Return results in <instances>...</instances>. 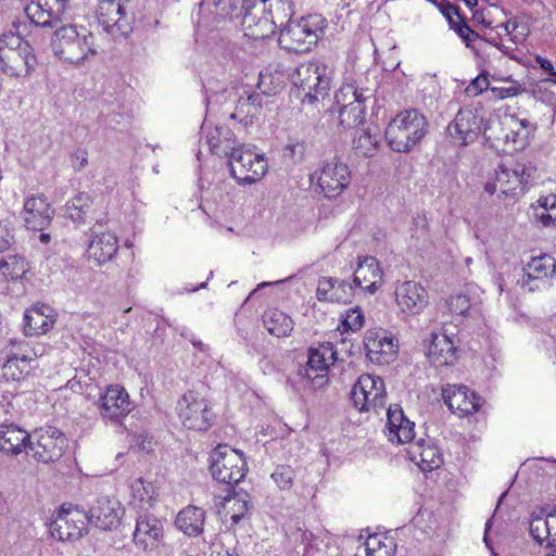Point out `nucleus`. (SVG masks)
<instances>
[{
    "instance_id": "obj_1",
    "label": "nucleus",
    "mask_w": 556,
    "mask_h": 556,
    "mask_svg": "<svg viewBox=\"0 0 556 556\" xmlns=\"http://www.w3.org/2000/svg\"><path fill=\"white\" fill-rule=\"evenodd\" d=\"M50 47L55 58L75 67L85 66L98 55V45L93 34L75 24L56 27L52 34Z\"/></svg>"
},
{
    "instance_id": "obj_2",
    "label": "nucleus",
    "mask_w": 556,
    "mask_h": 556,
    "mask_svg": "<svg viewBox=\"0 0 556 556\" xmlns=\"http://www.w3.org/2000/svg\"><path fill=\"white\" fill-rule=\"evenodd\" d=\"M427 132V121L415 110L399 113L384 130L388 146L396 152H409Z\"/></svg>"
},
{
    "instance_id": "obj_3",
    "label": "nucleus",
    "mask_w": 556,
    "mask_h": 556,
    "mask_svg": "<svg viewBox=\"0 0 556 556\" xmlns=\"http://www.w3.org/2000/svg\"><path fill=\"white\" fill-rule=\"evenodd\" d=\"M327 22L320 14H309L289 21L281 30L279 43L288 51L303 53L311 51L324 36Z\"/></svg>"
},
{
    "instance_id": "obj_4",
    "label": "nucleus",
    "mask_w": 556,
    "mask_h": 556,
    "mask_svg": "<svg viewBox=\"0 0 556 556\" xmlns=\"http://www.w3.org/2000/svg\"><path fill=\"white\" fill-rule=\"evenodd\" d=\"M37 58L31 46L14 33L0 36V68L11 77H27L34 71Z\"/></svg>"
},
{
    "instance_id": "obj_5",
    "label": "nucleus",
    "mask_w": 556,
    "mask_h": 556,
    "mask_svg": "<svg viewBox=\"0 0 556 556\" xmlns=\"http://www.w3.org/2000/svg\"><path fill=\"white\" fill-rule=\"evenodd\" d=\"M330 70L319 61L300 64L292 75V83L302 102L313 104L327 94L330 87Z\"/></svg>"
},
{
    "instance_id": "obj_6",
    "label": "nucleus",
    "mask_w": 556,
    "mask_h": 556,
    "mask_svg": "<svg viewBox=\"0 0 556 556\" xmlns=\"http://www.w3.org/2000/svg\"><path fill=\"white\" fill-rule=\"evenodd\" d=\"M530 178L529 168L520 163H501L484 184V191L490 195L514 197L522 192Z\"/></svg>"
},
{
    "instance_id": "obj_7",
    "label": "nucleus",
    "mask_w": 556,
    "mask_h": 556,
    "mask_svg": "<svg viewBox=\"0 0 556 556\" xmlns=\"http://www.w3.org/2000/svg\"><path fill=\"white\" fill-rule=\"evenodd\" d=\"M212 477L226 484H237L247 472V463L242 452L228 445H218L211 455Z\"/></svg>"
},
{
    "instance_id": "obj_8",
    "label": "nucleus",
    "mask_w": 556,
    "mask_h": 556,
    "mask_svg": "<svg viewBox=\"0 0 556 556\" xmlns=\"http://www.w3.org/2000/svg\"><path fill=\"white\" fill-rule=\"evenodd\" d=\"M66 447V437L59 429L47 427L30 434L27 454L37 462L48 464L60 459Z\"/></svg>"
},
{
    "instance_id": "obj_9",
    "label": "nucleus",
    "mask_w": 556,
    "mask_h": 556,
    "mask_svg": "<svg viewBox=\"0 0 556 556\" xmlns=\"http://www.w3.org/2000/svg\"><path fill=\"white\" fill-rule=\"evenodd\" d=\"M177 412L187 429L205 431L211 427L213 414L207 400L197 391H188L179 399Z\"/></svg>"
},
{
    "instance_id": "obj_10",
    "label": "nucleus",
    "mask_w": 556,
    "mask_h": 556,
    "mask_svg": "<svg viewBox=\"0 0 556 556\" xmlns=\"http://www.w3.org/2000/svg\"><path fill=\"white\" fill-rule=\"evenodd\" d=\"M232 177L240 185H251L263 178L267 172V162L263 154L243 147L237 148L230 155Z\"/></svg>"
},
{
    "instance_id": "obj_11",
    "label": "nucleus",
    "mask_w": 556,
    "mask_h": 556,
    "mask_svg": "<svg viewBox=\"0 0 556 556\" xmlns=\"http://www.w3.org/2000/svg\"><path fill=\"white\" fill-rule=\"evenodd\" d=\"M386 387L383 380L374 375H362L351 391V400L361 412L383 408L386 405Z\"/></svg>"
},
{
    "instance_id": "obj_12",
    "label": "nucleus",
    "mask_w": 556,
    "mask_h": 556,
    "mask_svg": "<svg viewBox=\"0 0 556 556\" xmlns=\"http://www.w3.org/2000/svg\"><path fill=\"white\" fill-rule=\"evenodd\" d=\"M482 122L479 110L459 109L446 128L450 142L456 147H466L475 142L481 131Z\"/></svg>"
},
{
    "instance_id": "obj_13",
    "label": "nucleus",
    "mask_w": 556,
    "mask_h": 556,
    "mask_svg": "<svg viewBox=\"0 0 556 556\" xmlns=\"http://www.w3.org/2000/svg\"><path fill=\"white\" fill-rule=\"evenodd\" d=\"M327 198L338 197L350 184V170L346 164L331 159L324 162L321 167L312 175V179Z\"/></svg>"
},
{
    "instance_id": "obj_14",
    "label": "nucleus",
    "mask_w": 556,
    "mask_h": 556,
    "mask_svg": "<svg viewBox=\"0 0 556 556\" xmlns=\"http://www.w3.org/2000/svg\"><path fill=\"white\" fill-rule=\"evenodd\" d=\"M97 18L103 29L115 38L127 36L132 29L131 17L127 16L122 0H100Z\"/></svg>"
},
{
    "instance_id": "obj_15",
    "label": "nucleus",
    "mask_w": 556,
    "mask_h": 556,
    "mask_svg": "<svg viewBox=\"0 0 556 556\" xmlns=\"http://www.w3.org/2000/svg\"><path fill=\"white\" fill-rule=\"evenodd\" d=\"M100 416L110 422L118 424L131 410L128 392L118 384L109 386L97 402Z\"/></svg>"
},
{
    "instance_id": "obj_16",
    "label": "nucleus",
    "mask_w": 556,
    "mask_h": 556,
    "mask_svg": "<svg viewBox=\"0 0 556 556\" xmlns=\"http://www.w3.org/2000/svg\"><path fill=\"white\" fill-rule=\"evenodd\" d=\"M364 346L369 361L378 365L390 364L397 354V341L381 328L366 331Z\"/></svg>"
},
{
    "instance_id": "obj_17",
    "label": "nucleus",
    "mask_w": 556,
    "mask_h": 556,
    "mask_svg": "<svg viewBox=\"0 0 556 556\" xmlns=\"http://www.w3.org/2000/svg\"><path fill=\"white\" fill-rule=\"evenodd\" d=\"M394 295L400 312L406 316L420 314L429 304L428 291L421 283L414 280L399 283Z\"/></svg>"
},
{
    "instance_id": "obj_18",
    "label": "nucleus",
    "mask_w": 556,
    "mask_h": 556,
    "mask_svg": "<svg viewBox=\"0 0 556 556\" xmlns=\"http://www.w3.org/2000/svg\"><path fill=\"white\" fill-rule=\"evenodd\" d=\"M529 530L538 544H545L544 556H556V509L548 514L532 513Z\"/></svg>"
},
{
    "instance_id": "obj_19",
    "label": "nucleus",
    "mask_w": 556,
    "mask_h": 556,
    "mask_svg": "<svg viewBox=\"0 0 556 556\" xmlns=\"http://www.w3.org/2000/svg\"><path fill=\"white\" fill-rule=\"evenodd\" d=\"M68 0H31L25 12L30 22L40 27H54L62 21Z\"/></svg>"
},
{
    "instance_id": "obj_20",
    "label": "nucleus",
    "mask_w": 556,
    "mask_h": 556,
    "mask_svg": "<svg viewBox=\"0 0 556 556\" xmlns=\"http://www.w3.org/2000/svg\"><path fill=\"white\" fill-rule=\"evenodd\" d=\"M233 18L240 20L244 35L254 40L269 38L276 31L273 17L265 12L264 7L257 4L254 9L245 10Z\"/></svg>"
},
{
    "instance_id": "obj_21",
    "label": "nucleus",
    "mask_w": 556,
    "mask_h": 556,
    "mask_svg": "<svg viewBox=\"0 0 556 556\" xmlns=\"http://www.w3.org/2000/svg\"><path fill=\"white\" fill-rule=\"evenodd\" d=\"M87 516L78 509L62 508L51 522L50 532L60 541L79 539L86 529Z\"/></svg>"
},
{
    "instance_id": "obj_22",
    "label": "nucleus",
    "mask_w": 556,
    "mask_h": 556,
    "mask_svg": "<svg viewBox=\"0 0 556 556\" xmlns=\"http://www.w3.org/2000/svg\"><path fill=\"white\" fill-rule=\"evenodd\" d=\"M54 215V210L43 195H30L25 200L21 216L25 226L34 231L48 227Z\"/></svg>"
},
{
    "instance_id": "obj_23",
    "label": "nucleus",
    "mask_w": 556,
    "mask_h": 556,
    "mask_svg": "<svg viewBox=\"0 0 556 556\" xmlns=\"http://www.w3.org/2000/svg\"><path fill=\"white\" fill-rule=\"evenodd\" d=\"M123 506L116 498L100 496L89 509L91 523L103 530L115 529L121 521Z\"/></svg>"
},
{
    "instance_id": "obj_24",
    "label": "nucleus",
    "mask_w": 556,
    "mask_h": 556,
    "mask_svg": "<svg viewBox=\"0 0 556 556\" xmlns=\"http://www.w3.org/2000/svg\"><path fill=\"white\" fill-rule=\"evenodd\" d=\"M386 435L392 443H413L415 424L405 417L400 405H390L387 410Z\"/></svg>"
},
{
    "instance_id": "obj_25",
    "label": "nucleus",
    "mask_w": 556,
    "mask_h": 556,
    "mask_svg": "<svg viewBox=\"0 0 556 556\" xmlns=\"http://www.w3.org/2000/svg\"><path fill=\"white\" fill-rule=\"evenodd\" d=\"M337 361V351L332 343L324 342L318 344L317 346H312L308 350V361H307V377H311L308 371H315L316 376L312 378L314 383H317L319 387L327 383V372L329 367L334 364Z\"/></svg>"
},
{
    "instance_id": "obj_26",
    "label": "nucleus",
    "mask_w": 556,
    "mask_h": 556,
    "mask_svg": "<svg viewBox=\"0 0 556 556\" xmlns=\"http://www.w3.org/2000/svg\"><path fill=\"white\" fill-rule=\"evenodd\" d=\"M118 248V238L114 232L93 230L87 248V257L97 265H103L113 260Z\"/></svg>"
},
{
    "instance_id": "obj_27",
    "label": "nucleus",
    "mask_w": 556,
    "mask_h": 556,
    "mask_svg": "<svg viewBox=\"0 0 556 556\" xmlns=\"http://www.w3.org/2000/svg\"><path fill=\"white\" fill-rule=\"evenodd\" d=\"M382 278L379 262L372 256H363L358 258L353 283L349 285V288H359L372 294L381 287Z\"/></svg>"
},
{
    "instance_id": "obj_28",
    "label": "nucleus",
    "mask_w": 556,
    "mask_h": 556,
    "mask_svg": "<svg viewBox=\"0 0 556 556\" xmlns=\"http://www.w3.org/2000/svg\"><path fill=\"white\" fill-rule=\"evenodd\" d=\"M442 395L448 408L459 416L478 412L480 399L465 386H447Z\"/></svg>"
},
{
    "instance_id": "obj_29",
    "label": "nucleus",
    "mask_w": 556,
    "mask_h": 556,
    "mask_svg": "<svg viewBox=\"0 0 556 556\" xmlns=\"http://www.w3.org/2000/svg\"><path fill=\"white\" fill-rule=\"evenodd\" d=\"M55 321L56 313L51 306L36 304L24 314L23 331L30 337L42 336L52 329Z\"/></svg>"
},
{
    "instance_id": "obj_30",
    "label": "nucleus",
    "mask_w": 556,
    "mask_h": 556,
    "mask_svg": "<svg viewBox=\"0 0 556 556\" xmlns=\"http://www.w3.org/2000/svg\"><path fill=\"white\" fill-rule=\"evenodd\" d=\"M427 356L435 367L448 366L456 361V348L445 333H431Z\"/></svg>"
},
{
    "instance_id": "obj_31",
    "label": "nucleus",
    "mask_w": 556,
    "mask_h": 556,
    "mask_svg": "<svg viewBox=\"0 0 556 556\" xmlns=\"http://www.w3.org/2000/svg\"><path fill=\"white\" fill-rule=\"evenodd\" d=\"M522 287H528L529 291H533L536 286H531L534 280L553 277L556 274V261L552 255L542 254L532 257L523 268Z\"/></svg>"
},
{
    "instance_id": "obj_32",
    "label": "nucleus",
    "mask_w": 556,
    "mask_h": 556,
    "mask_svg": "<svg viewBox=\"0 0 556 556\" xmlns=\"http://www.w3.org/2000/svg\"><path fill=\"white\" fill-rule=\"evenodd\" d=\"M30 434L15 425L0 426V451L8 455H17L28 450Z\"/></svg>"
},
{
    "instance_id": "obj_33",
    "label": "nucleus",
    "mask_w": 556,
    "mask_h": 556,
    "mask_svg": "<svg viewBox=\"0 0 556 556\" xmlns=\"http://www.w3.org/2000/svg\"><path fill=\"white\" fill-rule=\"evenodd\" d=\"M409 459L420 466L424 471L438 468L441 463V454L432 444H426L424 439L413 442L407 450Z\"/></svg>"
},
{
    "instance_id": "obj_34",
    "label": "nucleus",
    "mask_w": 556,
    "mask_h": 556,
    "mask_svg": "<svg viewBox=\"0 0 556 556\" xmlns=\"http://www.w3.org/2000/svg\"><path fill=\"white\" fill-rule=\"evenodd\" d=\"M205 138L211 152L220 157L230 156L237 149L233 132L227 127L207 128Z\"/></svg>"
},
{
    "instance_id": "obj_35",
    "label": "nucleus",
    "mask_w": 556,
    "mask_h": 556,
    "mask_svg": "<svg viewBox=\"0 0 556 556\" xmlns=\"http://www.w3.org/2000/svg\"><path fill=\"white\" fill-rule=\"evenodd\" d=\"M205 511L197 506H187L179 511L176 518V527L186 535L197 536L203 531Z\"/></svg>"
},
{
    "instance_id": "obj_36",
    "label": "nucleus",
    "mask_w": 556,
    "mask_h": 556,
    "mask_svg": "<svg viewBox=\"0 0 556 556\" xmlns=\"http://www.w3.org/2000/svg\"><path fill=\"white\" fill-rule=\"evenodd\" d=\"M161 534L162 526L157 519L149 516L138 517L134 531V541L138 546L146 549L148 545L156 541Z\"/></svg>"
},
{
    "instance_id": "obj_37",
    "label": "nucleus",
    "mask_w": 556,
    "mask_h": 556,
    "mask_svg": "<svg viewBox=\"0 0 556 556\" xmlns=\"http://www.w3.org/2000/svg\"><path fill=\"white\" fill-rule=\"evenodd\" d=\"M263 323L267 331L275 337H287L293 330L292 319L277 308L265 312Z\"/></svg>"
},
{
    "instance_id": "obj_38",
    "label": "nucleus",
    "mask_w": 556,
    "mask_h": 556,
    "mask_svg": "<svg viewBox=\"0 0 556 556\" xmlns=\"http://www.w3.org/2000/svg\"><path fill=\"white\" fill-rule=\"evenodd\" d=\"M394 548L395 545L391 539L380 534H371L357 548L355 556H392Z\"/></svg>"
},
{
    "instance_id": "obj_39",
    "label": "nucleus",
    "mask_w": 556,
    "mask_h": 556,
    "mask_svg": "<svg viewBox=\"0 0 556 556\" xmlns=\"http://www.w3.org/2000/svg\"><path fill=\"white\" fill-rule=\"evenodd\" d=\"M349 283L331 277H321L318 280L316 296L319 301L339 302L345 295Z\"/></svg>"
},
{
    "instance_id": "obj_40",
    "label": "nucleus",
    "mask_w": 556,
    "mask_h": 556,
    "mask_svg": "<svg viewBox=\"0 0 556 556\" xmlns=\"http://www.w3.org/2000/svg\"><path fill=\"white\" fill-rule=\"evenodd\" d=\"M262 105V97L260 93L251 92L245 97L241 96L231 117L248 124L260 113Z\"/></svg>"
},
{
    "instance_id": "obj_41",
    "label": "nucleus",
    "mask_w": 556,
    "mask_h": 556,
    "mask_svg": "<svg viewBox=\"0 0 556 556\" xmlns=\"http://www.w3.org/2000/svg\"><path fill=\"white\" fill-rule=\"evenodd\" d=\"M131 504L140 509L147 510L155 500V490L151 482L143 478L136 479L131 485Z\"/></svg>"
},
{
    "instance_id": "obj_42",
    "label": "nucleus",
    "mask_w": 556,
    "mask_h": 556,
    "mask_svg": "<svg viewBox=\"0 0 556 556\" xmlns=\"http://www.w3.org/2000/svg\"><path fill=\"white\" fill-rule=\"evenodd\" d=\"M33 358L28 355L12 356L7 359L3 365V377L7 380L21 381L24 380L30 372Z\"/></svg>"
},
{
    "instance_id": "obj_43",
    "label": "nucleus",
    "mask_w": 556,
    "mask_h": 556,
    "mask_svg": "<svg viewBox=\"0 0 556 556\" xmlns=\"http://www.w3.org/2000/svg\"><path fill=\"white\" fill-rule=\"evenodd\" d=\"M534 217L544 227H556V194L551 193L538 200Z\"/></svg>"
},
{
    "instance_id": "obj_44",
    "label": "nucleus",
    "mask_w": 556,
    "mask_h": 556,
    "mask_svg": "<svg viewBox=\"0 0 556 556\" xmlns=\"http://www.w3.org/2000/svg\"><path fill=\"white\" fill-rule=\"evenodd\" d=\"M511 140L517 149H523L536 130V124L528 118L511 117Z\"/></svg>"
},
{
    "instance_id": "obj_45",
    "label": "nucleus",
    "mask_w": 556,
    "mask_h": 556,
    "mask_svg": "<svg viewBox=\"0 0 556 556\" xmlns=\"http://www.w3.org/2000/svg\"><path fill=\"white\" fill-rule=\"evenodd\" d=\"M332 110L338 113L339 124L344 128H354L365 118V102L332 108Z\"/></svg>"
},
{
    "instance_id": "obj_46",
    "label": "nucleus",
    "mask_w": 556,
    "mask_h": 556,
    "mask_svg": "<svg viewBox=\"0 0 556 556\" xmlns=\"http://www.w3.org/2000/svg\"><path fill=\"white\" fill-rule=\"evenodd\" d=\"M91 203L92 199L88 193L79 192L67 202L66 214L74 223H85Z\"/></svg>"
},
{
    "instance_id": "obj_47",
    "label": "nucleus",
    "mask_w": 556,
    "mask_h": 556,
    "mask_svg": "<svg viewBox=\"0 0 556 556\" xmlns=\"http://www.w3.org/2000/svg\"><path fill=\"white\" fill-rule=\"evenodd\" d=\"M368 96L364 94L363 89H358L353 84H345L336 92L333 108L362 103L365 102Z\"/></svg>"
},
{
    "instance_id": "obj_48",
    "label": "nucleus",
    "mask_w": 556,
    "mask_h": 556,
    "mask_svg": "<svg viewBox=\"0 0 556 556\" xmlns=\"http://www.w3.org/2000/svg\"><path fill=\"white\" fill-rule=\"evenodd\" d=\"M493 79L496 81L508 84V86H491L490 92L492 94V100L500 101L509 98H515L525 91V87L519 81L513 79L510 76Z\"/></svg>"
},
{
    "instance_id": "obj_49",
    "label": "nucleus",
    "mask_w": 556,
    "mask_h": 556,
    "mask_svg": "<svg viewBox=\"0 0 556 556\" xmlns=\"http://www.w3.org/2000/svg\"><path fill=\"white\" fill-rule=\"evenodd\" d=\"M379 146L377 134H370L369 130H361L355 135L353 148L357 154L370 157L376 154Z\"/></svg>"
},
{
    "instance_id": "obj_50",
    "label": "nucleus",
    "mask_w": 556,
    "mask_h": 556,
    "mask_svg": "<svg viewBox=\"0 0 556 556\" xmlns=\"http://www.w3.org/2000/svg\"><path fill=\"white\" fill-rule=\"evenodd\" d=\"M533 97L548 105H556V78H546L538 81L532 88Z\"/></svg>"
},
{
    "instance_id": "obj_51",
    "label": "nucleus",
    "mask_w": 556,
    "mask_h": 556,
    "mask_svg": "<svg viewBox=\"0 0 556 556\" xmlns=\"http://www.w3.org/2000/svg\"><path fill=\"white\" fill-rule=\"evenodd\" d=\"M0 270L3 276L11 280H15L24 276L27 271V264L24 258L17 255H10L0 260Z\"/></svg>"
},
{
    "instance_id": "obj_52",
    "label": "nucleus",
    "mask_w": 556,
    "mask_h": 556,
    "mask_svg": "<svg viewBox=\"0 0 556 556\" xmlns=\"http://www.w3.org/2000/svg\"><path fill=\"white\" fill-rule=\"evenodd\" d=\"M257 87L261 89L263 93H276L282 87L281 74L278 71H275V73H273L269 70H266L264 72L262 71L260 73Z\"/></svg>"
},
{
    "instance_id": "obj_53",
    "label": "nucleus",
    "mask_w": 556,
    "mask_h": 556,
    "mask_svg": "<svg viewBox=\"0 0 556 556\" xmlns=\"http://www.w3.org/2000/svg\"><path fill=\"white\" fill-rule=\"evenodd\" d=\"M224 507L226 513L230 515L233 523H238L248 510V502L242 495L235 494L225 498Z\"/></svg>"
},
{
    "instance_id": "obj_54",
    "label": "nucleus",
    "mask_w": 556,
    "mask_h": 556,
    "mask_svg": "<svg viewBox=\"0 0 556 556\" xmlns=\"http://www.w3.org/2000/svg\"><path fill=\"white\" fill-rule=\"evenodd\" d=\"M470 306V299L463 293L452 294L445 301V307L452 316H465Z\"/></svg>"
},
{
    "instance_id": "obj_55",
    "label": "nucleus",
    "mask_w": 556,
    "mask_h": 556,
    "mask_svg": "<svg viewBox=\"0 0 556 556\" xmlns=\"http://www.w3.org/2000/svg\"><path fill=\"white\" fill-rule=\"evenodd\" d=\"M217 5L222 7V11L229 14L231 17L244 12L249 9H254L257 0H215Z\"/></svg>"
},
{
    "instance_id": "obj_56",
    "label": "nucleus",
    "mask_w": 556,
    "mask_h": 556,
    "mask_svg": "<svg viewBox=\"0 0 556 556\" xmlns=\"http://www.w3.org/2000/svg\"><path fill=\"white\" fill-rule=\"evenodd\" d=\"M365 323V317L359 307H353L345 312L342 317V331H357L359 330Z\"/></svg>"
},
{
    "instance_id": "obj_57",
    "label": "nucleus",
    "mask_w": 556,
    "mask_h": 556,
    "mask_svg": "<svg viewBox=\"0 0 556 556\" xmlns=\"http://www.w3.org/2000/svg\"><path fill=\"white\" fill-rule=\"evenodd\" d=\"M294 470L290 466H278L271 473V478L280 489L291 488L294 480Z\"/></svg>"
},
{
    "instance_id": "obj_58",
    "label": "nucleus",
    "mask_w": 556,
    "mask_h": 556,
    "mask_svg": "<svg viewBox=\"0 0 556 556\" xmlns=\"http://www.w3.org/2000/svg\"><path fill=\"white\" fill-rule=\"evenodd\" d=\"M491 84L485 74H480L466 87L465 93L468 97H477L483 91H490Z\"/></svg>"
},
{
    "instance_id": "obj_59",
    "label": "nucleus",
    "mask_w": 556,
    "mask_h": 556,
    "mask_svg": "<svg viewBox=\"0 0 556 556\" xmlns=\"http://www.w3.org/2000/svg\"><path fill=\"white\" fill-rule=\"evenodd\" d=\"M13 239L14 236L10 228V224L0 220V252L8 250L11 247Z\"/></svg>"
},
{
    "instance_id": "obj_60",
    "label": "nucleus",
    "mask_w": 556,
    "mask_h": 556,
    "mask_svg": "<svg viewBox=\"0 0 556 556\" xmlns=\"http://www.w3.org/2000/svg\"><path fill=\"white\" fill-rule=\"evenodd\" d=\"M72 162L75 170H81L88 164V152L84 149L76 150L72 155Z\"/></svg>"
},
{
    "instance_id": "obj_61",
    "label": "nucleus",
    "mask_w": 556,
    "mask_h": 556,
    "mask_svg": "<svg viewBox=\"0 0 556 556\" xmlns=\"http://www.w3.org/2000/svg\"><path fill=\"white\" fill-rule=\"evenodd\" d=\"M467 46L478 38V34L472 30L468 24H462V27L456 33Z\"/></svg>"
},
{
    "instance_id": "obj_62",
    "label": "nucleus",
    "mask_w": 556,
    "mask_h": 556,
    "mask_svg": "<svg viewBox=\"0 0 556 556\" xmlns=\"http://www.w3.org/2000/svg\"><path fill=\"white\" fill-rule=\"evenodd\" d=\"M535 62L540 65V67L549 74L553 78H556V70L551 60L543 58L541 55L535 56Z\"/></svg>"
},
{
    "instance_id": "obj_63",
    "label": "nucleus",
    "mask_w": 556,
    "mask_h": 556,
    "mask_svg": "<svg viewBox=\"0 0 556 556\" xmlns=\"http://www.w3.org/2000/svg\"><path fill=\"white\" fill-rule=\"evenodd\" d=\"M440 11L446 17V20H451L453 15L459 17V9L451 3L440 5Z\"/></svg>"
},
{
    "instance_id": "obj_64",
    "label": "nucleus",
    "mask_w": 556,
    "mask_h": 556,
    "mask_svg": "<svg viewBox=\"0 0 556 556\" xmlns=\"http://www.w3.org/2000/svg\"><path fill=\"white\" fill-rule=\"evenodd\" d=\"M506 34L513 33L517 28V23L515 21H508L501 25Z\"/></svg>"
}]
</instances>
